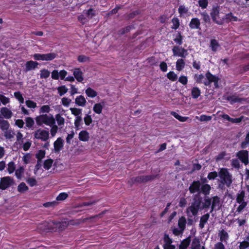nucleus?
<instances>
[{"label":"nucleus","mask_w":249,"mask_h":249,"mask_svg":"<svg viewBox=\"0 0 249 249\" xmlns=\"http://www.w3.org/2000/svg\"><path fill=\"white\" fill-rule=\"evenodd\" d=\"M205 76L207 80L204 81L203 83L206 86H210L213 83L218 77L212 74L209 71H208L206 74Z\"/></svg>","instance_id":"nucleus-10"},{"label":"nucleus","mask_w":249,"mask_h":249,"mask_svg":"<svg viewBox=\"0 0 249 249\" xmlns=\"http://www.w3.org/2000/svg\"><path fill=\"white\" fill-rule=\"evenodd\" d=\"M1 114L7 119H10L13 115L12 111L6 107H2L0 110Z\"/></svg>","instance_id":"nucleus-18"},{"label":"nucleus","mask_w":249,"mask_h":249,"mask_svg":"<svg viewBox=\"0 0 249 249\" xmlns=\"http://www.w3.org/2000/svg\"><path fill=\"white\" fill-rule=\"evenodd\" d=\"M134 29V26L133 25H129L125 28H123L118 31V34L119 35H123L125 33H128L131 30Z\"/></svg>","instance_id":"nucleus-32"},{"label":"nucleus","mask_w":249,"mask_h":249,"mask_svg":"<svg viewBox=\"0 0 249 249\" xmlns=\"http://www.w3.org/2000/svg\"><path fill=\"white\" fill-rule=\"evenodd\" d=\"M103 108V106L101 103H96L93 106V110L95 113L100 114L102 113Z\"/></svg>","instance_id":"nucleus-34"},{"label":"nucleus","mask_w":249,"mask_h":249,"mask_svg":"<svg viewBox=\"0 0 249 249\" xmlns=\"http://www.w3.org/2000/svg\"><path fill=\"white\" fill-rule=\"evenodd\" d=\"M174 56L180 57L185 58L188 54L187 50L179 46H174L172 48Z\"/></svg>","instance_id":"nucleus-6"},{"label":"nucleus","mask_w":249,"mask_h":249,"mask_svg":"<svg viewBox=\"0 0 249 249\" xmlns=\"http://www.w3.org/2000/svg\"><path fill=\"white\" fill-rule=\"evenodd\" d=\"M25 120L26 126L27 127L31 128L34 126L35 124V122L32 118L30 117H28L25 118Z\"/></svg>","instance_id":"nucleus-40"},{"label":"nucleus","mask_w":249,"mask_h":249,"mask_svg":"<svg viewBox=\"0 0 249 249\" xmlns=\"http://www.w3.org/2000/svg\"><path fill=\"white\" fill-rule=\"evenodd\" d=\"M50 72L47 69H43L40 71V78H47L49 77Z\"/></svg>","instance_id":"nucleus-50"},{"label":"nucleus","mask_w":249,"mask_h":249,"mask_svg":"<svg viewBox=\"0 0 249 249\" xmlns=\"http://www.w3.org/2000/svg\"><path fill=\"white\" fill-rule=\"evenodd\" d=\"M158 175H150L144 176V179L145 180V183L154 180L155 179L158 178Z\"/></svg>","instance_id":"nucleus-56"},{"label":"nucleus","mask_w":249,"mask_h":249,"mask_svg":"<svg viewBox=\"0 0 249 249\" xmlns=\"http://www.w3.org/2000/svg\"><path fill=\"white\" fill-rule=\"evenodd\" d=\"M245 192L244 191H241L239 194H238L236 197V202L238 203H241L243 202H245L244 201V198L245 197Z\"/></svg>","instance_id":"nucleus-47"},{"label":"nucleus","mask_w":249,"mask_h":249,"mask_svg":"<svg viewBox=\"0 0 249 249\" xmlns=\"http://www.w3.org/2000/svg\"><path fill=\"white\" fill-rule=\"evenodd\" d=\"M202 200V197L198 195H196L194 196L191 206L186 210V213H187V215H188L189 212H191L194 216L197 215L200 208Z\"/></svg>","instance_id":"nucleus-2"},{"label":"nucleus","mask_w":249,"mask_h":249,"mask_svg":"<svg viewBox=\"0 0 249 249\" xmlns=\"http://www.w3.org/2000/svg\"><path fill=\"white\" fill-rule=\"evenodd\" d=\"M204 78V76L202 74H197L194 75V79L196 82L198 84L202 83V80Z\"/></svg>","instance_id":"nucleus-60"},{"label":"nucleus","mask_w":249,"mask_h":249,"mask_svg":"<svg viewBox=\"0 0 249 249\" xmlns=\"http://www.w3.org/2000/svg\"><path fill=\"white\" fill-rule=\"evenodd\" d=\"M86 14L87 17H88L89 19H90L95 16V11L93 9L90 8L87 11Z\"/></svg>","instance_id":"nucleus-62"},{"label":"nucleus","mask_w":249,"mask_h":249,"mask_svg":"<svg viewBox=\"0 0 249 249\" xmlns=\"http://www.w3.org/2000/svg\"><path fill=\"white\" fill-rule=\"evenodd\" d=\"M218 188L221 190L225 189V186L230 187L233 181L232 176L227 168H220L218 171Z\"/></svg>","instance_id":"nucleus-1"},{"label":"nucleus","mask_w":249,"mask_h":249,"mask_svg":"<svg viewBox=\"0 0 249 249\" xmlns=\"http://www.w3.org/2000/svg\"><path fill=\"white\" fill-rule=\"evenodd\" d=\"M86 95L90 98H94L97 95V92L91 88H88L85 91Z\"/></svg>","instance_id":"nucleus-31"},{"label":"nucleus","mask_w":249,"mask_h":249,"mask_svg":"<svg viewBox=\"0 0 249 249\" xmlns=\"http://www.w3.org/2000/svg\"><path fill=\"white\" fill-rule=\"evenodd\" d=\"M188 9L184 5L179 6L178 9V12L180 15L185 14L188 13Z\"/></svg>","instance_id":"nucleus-63"},{"label":"nucleus","mask_w":249,"mask_h":249,"mask_svg":"<svg viewBox=\"0 0 249 249\" xmlns=\"http://www.w3.org/2000/svg\"><path fill=\"white\" fill-rule=\"evenodd\" d=\"M231 165L233 168L239 169L240 168V164L238 159H232L231 160Z\"/></svg>","instance_id":"nucleus-52"},{"label":"nucleus","mask_w":249,"mask_h":249,"mask_svg":"<svg viewBox=\"0 0 249 249\" xmlns=\"http://www.w3.org/2000/svg\"><path fill=\"white\" fill-rule=\"evenodd\" d=\"M34 137L37 140H40L42 141L46 142L49 138V131L44 129H37L34 133Z\"/></svg>","instance_id":"nucleus-7"},{"label":"nucleus","mask_w":249,"mask_h":249,"mask_svg":"<svg viewBox=\"0 0 249 249\" xmlns=\"http://www.w3.org/2000/svg\"><path fill=\"white\" fill-rule=\"evenodd\" d=\"M35 119L36 124L39 126L42 125L43 124L49 126L55 124V120L52 115L50 117L47 114L40 115Z\"/></svg>","instance_id":"nucleus-3"},{"label":"nucleus","mask_w":249,"mask_h":249,"mask_svg":"<svg viewBox=\"0 0 249 249\" xmlns=\"http://www.w3.org/2000/svg\"><path fill=\"white\" fill-rule=\"evenodd\" d=\"M57 54L54 53L43 54L44 61H51L56 57Z\"/></svg>","instance_id":"nucleus-33"},{"label":"nucleus","mask_w":249,"mask_h":249,"mask_svg":"<svg viewBox=\"0 0 249 249\" xmlns=\"http://www.w3.org/2000/svg\"><path fill=\"white\" fill-rule=\"evenodd\" d=\"M210 46L213 51L216 52L217 50L218 47L219 46V44L216 39H212L211 40Z\"/></svg>","instance_id":"nucleus-36"},{"label":"nucleus","mask_w":249,"mask_h":249,"mask_svg":"<svg viewBox=\"0 0 249 249\" xmlns=\"http://www.w3.org/2000/svg\"><path fill=\"white\" fill-rule=\"evenodd\" d=\"M201 90L198 87H193L191 90V96L193 99H197L200 95Z\"/></svg>","instance_id":"nucleus-27"},{"label":"nucleus","mask_w":249,"mask_h":249,"mask_svg":"<svg viewBox=\"0 0 249 249\" xmlns=\"http://www.w3.org/2000/svg\"><path fill=\"white\" fill-rule=\"evenodd\" d=\"M26 182L31 186L34 187L37 185V181L34 178H29L26 179Z\"/></svg>","instance_id":"nucleus-59"},{"label":"nucleus","mask_w":249,"mask_h":249,"mask_svg":"<svg viewBox=\"0 0 249 249\" xmlns=\"http://www.w3.org/2000/svg\"><path fill=\"white\" fill-rule=\"evenodd\" d=\"M219 236L221 242H226L229 238L228 233L224 230H222L220 231Z\"/></svg>","instance_id":"nucleus-26"},{"label":"nucleus","mask_w":249,"mask_h":249,"mask_svg":"<svg viewBox=\"0 0 249 249\" xmlns=\"http://www.w3.org/2000/svg\"><path fill=\"white\" fill-rule=\"evenodd\" d=\"M218 176V172L216 171H213L208 173L207 176V178L209 180H213L216 178Z\"/></svg>","instance_id":"nucleus-58"},{"label":"nucleus","mask_w":249,"mask_h":249,"mask_svg":"<svg viewBox=\"0 0 249 249\" xmlns=\"http://www.w3.org/2000/svg\"><path fill=\"white\" fill-rule=\"evenodd\" d=\"M53 162V160L52 159H49L45 160L44 163H43V167L46 170L50 169L52 166Z\"/></svg>","instance_id":"nucleus-41"},{"label":"nucleus","mask_w":249,"mask_h":249,"mask_svg":"<svg viewBox=\"0 0 249 249\" xmlns=\"http://www.w3.org/2000/svg\"><path fill=\"white\" fill-rule=\"evenodd\" d=\"M129 183L131 185L136 183H145V180L144 179V176L142 175L138 176L135 177H133L130 178V180L129 181Z\"/></svg>","instance_id":"nucleus-16"},{"label":"nucleus","mask_w":249,"mask_h":249,"mask_svg":"<svg viewBox=\"0 0 249 249\" xmlns=\"http://www.w3.org/2000/svg\"><path fill=\"white\" fill-rule=\"evenodd\" d=\"M227 100L230 102L231 104H233L235 103H240L243 100L242 98L235 95L228 96L227 97Z\"/></svg>","instance_id":"nucleus-24"},{"label":"nucleus","mask_w":249,"mask_h":249,"mask_svg":"<svg viewBox=\"0 0 249 249\" xmlns=\"http://www.w3.org/2000/svg\"><path fill=\"white\" fill-rule=\"evenodd\" d=\"M58 92L60 96H63L66 93L68 90V89L65 86H61L57 88Z\"/></svg>","instance_id":"nucleus-49"},{"label":"nucleus","mask_w":249,"mask_h":249,"mask_svg":"<svg viewBox=\"0 0 249 249\" xmlns=\"http://www.w3.org/2000/svg\"><path fill=\"white\" fill-rule=\"evenodd\" d=\"M198 3L200 7L205 9L208 6V0H199Z\"/></svg>","instance_id":"nucleus-64"},{"label":"nucleus","mask_w":249,"mask_h":249,"mask_svg":"<svg viewBox=\"0 0 249 249\" xmlns=\"http://www.w3.org/2000/svg\"><path fill=\"white\" fill-rule=\"evenodd\" d=\"M26 106L31 108H35L36 107V103L33 101L28 100L25 101Z\"/></svg>","instance_id":"nucleus-61"},{"label":"nucleus","mask_w":249,"mask_h":249,"mask_svg":"<svg viewBox=\"0 0 249 249\" xmlns=\"http://www.w3.org/2000/svg\"><path fill=\"white\" fill-rule=\"evenodd\" d=\"M191 241V236L183 240L179 246V249H186L190 244Z\"/></svg>","instance_id":"nucleus-22"},{"label":"nucleus","mask_w":249,"mask_h":249,"mask_svg":"<svg viewBox=\"0 0 249 249\" xmlns=\"http://www.w3.org/2000/svg\"><path fill=\"white\" fill-rule=\"evenodd\" d=\"M75 104L79 106L84 107L87 103L86 99L83 95H79L76 97Z\"/></svg>","instance_id":"nucleus-21"},{"label":"nucleus","mask_w":249,"mask_h":249,"mask_svg":"<svg viewBox=\"0 0 249 249\" xmlns=\"http://www.w3.org/2000/svg\"><path fill=\"white\" fill-rule=\"evenodd\" d=\"M167 77L171 81L174 82L178 79L177 75L173 71H170L167 74Z\"/></svg>","instance_id":"nucleus-44"},{"label":"nucleus","mask_w":249,"mask_h":249,"mask_svg":"<svg viewBox=\"0 0 249 249\" xmlns=\"http://www.w3.org/2000/svg\"><path fill=\"white\" fill-rule=\"evenodd\" d=\"M225 19L230 21H237L238 20V18L234 16L231 12L226 14Z\"/></svg>","instance_id":"nucleus-48"},{"label":"nucleus","mask_w":249,"mask_h":249,"mask_svg":"<svg viewBox=\"0 0 249 249\" xmlns=\"http://www.w3.org/2000/svg\"><path fill=\"white\" fill-rule=\"evenodd\" d=\"M14 184V179L11 177H4L0 178V189L4 190Z\"/></svg>","instance_id":"nucleus-5"},{"label":"nucleus","mask_w":249,"mask_h":249,"mask_svg":"<svg viewBox=\"0 0 249 249\" xmlns=\"http://www.w3.org/2000/svg\"><path fill=\"white\" fill-rule=\"evenodd\" d=\"M200 14L201 16L202 19L203 20L204 23H205V24H210V17L206 11L200 12Z\"/></svg>","instance_id":"nucleus-29"},{"label":"nucleus","mask_w":249,"mask_h":249,"mask_svg":"<svg viewBox=\"0 0 249 249\" xmlns=\"http://www.w3.org/2000/svg\"><path fill=\"white\" fill-rule=\"evenodd\" d=\"M200 240L198 238L195 237L192 242L191 249H200Z\"/></svg>","instance_id":"nucleus-30"},{"label":"nucleus","mask_w":249,"mask_h":249,"mask_svg":"<svg viewBox=\"0 0 249 249\" xmlns=\"http://www.w3.org/2000/svg\"><path fill=\"white\" fill-rule=\"evenodd\" d=\"M29 189L28 186L24 182L20 183L18 186V191L19 193H22Z\"/></svg>","instance_id":"nucleus-42"},{"label":"nucleus","mask_w":249,"mask_h":249,"mask_svg":"<svg viewBox=\"0 0 249 249\" xmlns=\"http://www.w3.org/2000/svg\"><path fill=\"white\" fill-rule=\"evenodd\" d=\"M236 156L239 160H240L245 165H247L249 164V152L247 150H242L239 151L237 152Z\"/></svg>","instance_id":"nucleus-8"},{"label":"nucleus","mask_w":249,"mask_h":249,"mask_svg":"<svg viewBox=\"0 0 249 249\" xmlns=\"http://www.w3.org/2000/svg\"><path fill=\"white\" fill-rule=\"evenodd\" d=\"M200 187L201 182L199 180L193 181L189 187L190 194H192L196 192H200Z\"/></svg>","instance_id":"nucleus-9"},{"label":"nucleus","mask_w":249,"mask_h":249,"mask_svg":"<svg viewBox=\"0 0 249 249\" xmlns=\"http://www.w3.org/2000/svg\"><path fill=\"white\" fill-rule=\"evenodd\" d=\"M200 22L198 18H193L191 19L189 26L190 29H200Z\"/></svg>","instance_id":"nucleus-14"},{"label":"nucleus","mask_w":249,"mask_h":249,"mask_svg":"<svg viewBox=\"0 0 249 249\" xmlns=\"http://www.w3.org/2000/svg\"><path fill=\"white\" fill-rule=\"evenodd\" d=\"M64 141L63 139L59 137L53 143L54 152L59 153L64 146Z\"/></svg>","instance_id":"nucleus-11"},{"label":"nucleus","mask_w":249,"mask_h":249,"mask_svg":"<svg viewBox=\"0 0 249 249\" xmlns=\"http://www.w3.org/2000/svg\"><path fill=\"white\" fill-rule=\"evenodd\" d=\"M213 22H216L217 18L219 15V7L217 6L213 7L210 13Z\"/></svg>","instance_id":"nucleus-19"},{"label":"nucleus","mask_w":249,"mask_h":249,"mask_svg":"<svg viewBox=\"0 0 249 249\" xmlns=\"http://www.w3.org/2000/svg\"><path fill=\"white\" fill-rule=\"evenodd\" d=\"M82 121L81 116L76 117L74 120V125L77 130L80 129V125Z\"/></svg>","instance_id":"nucleus-53"},{"label":"nucleus","mask_w":249,"mask_h":249,"mask_svg":"<svg viewBox=\"0 0 249 249\" xmlns=\"http://www.w3.org/2000/svg\"><path fill=\"white\" fill-rule=\"evenodd\" d=\"M55 120L59 126L63 125L65 123V119L60 114L55 115Z\"/></svg>","instance_id":"nucleus-46"},{"label":"nucleus","mask_w":249,"mask_h":249,"mask_svg":"<svg viewBox=\"0 0 249 249\" xmlns=\"http://www.w3.org/2000/svg\"><path fill=\"white\" fill-rule=\"evenodd\" d=\"M16 169V165L15 162L13 161H10L8 164L7 171L9 174L13 173Z\"/></svg>","instance_id":"nucleus-51"},{"label":"nucleus","mask_w":249,"mask_h":249,"mask_svg":"<svg viewBox=\"0 0 249 249\" xmlns=\"http://www.w3.org/2000/svg\"><path fill=\"white\" fill-rule=\"evenodd\" d=\"M211 189V187L208 184H203L202 185H201L200 187V190L201 192L205 196H207L210 194Z\"/></svg>","instance_id":"nucleus-25"},{"label":"nucleus","mask_w":249,"mask_h":249,"mask_svg":"<svg viewBox=\"0 0 249 249\" xmlns=\"http://www.w3.org/2000/svg\"><path fill=\"white\" fill-rule=\"evenodd\" d=\"M38 63L36 61L30 60L25 64V71H28L37 68Z\"/></svg>","instance_id":"nucleus-15"},{"label":"nucleus","mask_w":249,"mask_h":249,"mask_svg":"<svg viewBox=\"0 0 249 249\" xmlns=\"http://www.w3.org/2000/svg\"><path fill=\"white\" fill-rule=\"evenodd\" d=\"M172 22L173 23V25L171 27L172 29L177 30L179 27V20L178 18H174L172 19Z\"/></svg>","instance_id":"nucleus-43"},{"label":"nucleus","mask_w":249,"mask_h":249,"mask_svg":"<svg viewBox=\"0 0 249 249\" xmlns=\"http://www.w3.org/2000/svg\"><path fill=\"white\" fill-rule=\"evenodd\" d=\"M68 194L66 193H61L56 197V199L57 201H63L65 200L68 197Z\"/></svg>","instance_id":"nucleus-57"},{"label":"nucleus","mask_w":249,"mask_h":249,"mask_svg":"<svg viewBox=\"0 0 249 249\" xmlns=\"http://www.w3.org/2000/svg\"><path fill=\"white\" fill-rule=\"evenodd\" d=\"M78 138L80 141L88 142L89 138V134L87 130H82L79 133Z\"/></svg>","instance_id":"nucleus-17"},{"label":"nucleus","mask_w":249,"mask_h":249,"mask_svg":"<svg viewBox=\"0 0 249 249\" xmlns=\"http://www.w3.org/2000/svg\"><path fill=\"white\" fill-rule=\"evenodd\" d=\"M46 152L43 150H39L37 151L36 154V158L37 159L38 161H41L42 159L45 156Z\"/></svg>","instance_id":"nucleus-39"},{"label":"nucleus","mask_w":249,"mask_h":249,"mask_svg":"<svg viewBox=\"0 0 249 249\" xmlns=\"http://www.w3.org/2000/svg\"><path fill=\"white\" fill-rule=\"evenodd\" d=\"M24 172V168L23 166H20L15 171V176L18 179L21 178L22 175Z\"/></svg>","instance_id":"nucleus-38"},{"label":"nucleus","mask_w":249,"mask_h":249,"mask_svg":"<svg viewBox=\"0 0 249 249\" xmlns=\"http://www.w3.org/2000/svg\"><path fill=\"white\" fill-rule=\"evenodd\" d=\"M186 224V220L184 216H182L179 218L178 221V226L181 231H183L185 229Z\"/></svg>","instance_id":"nucleus-35"},{"label":"nucleus","mask_w":249,"mask_h":249,"mask_svg":"<svg viewBox=\"0 0 249 249\" xmlns=\"http://www.w3.org/2000/svg\"><path fill=\"white\" fill-rule=\"evenodd\" d=\"M77 60L81 63L89 62L90 60V58L85 55H80L77 57Z\"/></svg>","instance_id":"nucleus-55"},{"label":"nucleus","mask_w":249,"mask_h":249,"mask_svg":"<svg viewBox=\"0 0 249 249\" xmlns=\"http://www.w3.org/2000/svg\"><path fill=\"white\" fill-rule=\"evenodd\" d=\"M183 37L181 35L180 32H178L175 36V37L174 38V41L178 45V46H180L183 43Z\"/></svg>","instance_id":"nucleus-28"},{"label":"nucleus","mask_w":249,"mask_h":249,"mask_svg":"<svg viewBox=\"0 0 249 249\" xmlns=\"http://www.w3.org/2000/svg\"><path fill=\"white\" fill-rule=\"evenodd\" d=\"M91 111L89 110L88 114H86L84 118V123L87 126L89 125L92 122V119L91 116L89 115Z\"/></svg>","instance_id":"nucleus-37"},{"label":"nucleus","mask_w":249,"mask_h":249,"mask_svg":"<svg viewBox=\"0 0 249 249\" xmlns=\"http://www.w3.org/2000/svg\"><path fill=\"white\" fill-rule=\"evenodd\" d=\"M70 110L71 111L72 114L76 117H78L81 116L82 109L81 108H78L76 107H71L70 108Z\"/></svg>","instance_id":"nucleus-45"},{"label":"nucleus","mask_w":249,"mask_h":249,"mask_svg":"<svg viewBox=\"0 0 249 249\" xmlns=\"http://www.w3.org/2000/svg\"><path fill=\"white\" fill-rule=\"evenodd\" d=\"M221 117L222 118H223L224 120H226L233 124H238L242 121L243 119V116H241L239 118H232L230 117L228 114H223L221 115Z\"/></svg>","instance_id":"nucleus-13"},{"label":"nucleus","mask_w":249,"mask_h":249,"mask_svg":"<svg viewBox=\"0 0 249 249\" xmlns=\"http://www.w3.org/2000/svg\"><path fill=\"white\" fill-rule=\"evenodd\" d=\"M10 124L9 122L0 117V128L4 132V136L8 139H11L14 137V133L8 130Z\"/></svg>","instance_id":"nucleus-4"},{"label":"nucleus","mask_w":249,"mask_h":249,"mask_svg":"<svg viewBox=\"0 0 249 249\" xmlns=\"http://www.w3.org/2000/svg\"><path fill=\"white\" fill-rule=\"evenodd\" d=\"M185 62L183 59L179 58L176 62V69L178 71H182L185 67Z\"/></svg>","instance_id":"nucleus-23"},{"label":"nucleus","mask_w":249,"mask_h":249,"mask_svg":"<svg viewBox=\"0 0 249 249\" xmlns=\"http://www.w3.org/2000/svg\"><path fill=\"white\" fill-rule=\"evenodd\" d=\"M213 201L212 202L211 210L210 213H212L214 210H219L220 208V198L216 196L212 198Z\"/></svg>","instance_id":"nucleus-12"},{"label":"nucleus","mask_w":249,"mask_h":249,"mask_svg":"<svg viewBox=\"0 0 249 249\" xmlns=\"http://www.w3.org/2000/svg\"><path fill=\"white\" fill-rule=\"evenodd\" d=\"M211 204V199L207 197H205L204 202L202 204V209H206L209 208Z\"/></svg>","instance_id":"nucleus-54"},{"label":"nucleus","mask_w":249,"mask_h":249,"mask_svg":"<svg viewBox=\"0 0 249 249\" xmlns=\"http://www.w3.org/2000/svg\"><path fill=\"white\" fill-rule=\"evenodd\" d=\"M82 75L83 73L79 68L76 69L73 71L74 77L79 82H82L84 80Z\"/></svg>","instance_id":"nucleus-20"}]
</instances>
